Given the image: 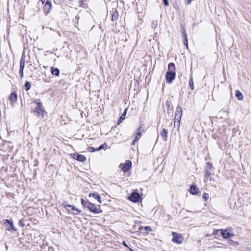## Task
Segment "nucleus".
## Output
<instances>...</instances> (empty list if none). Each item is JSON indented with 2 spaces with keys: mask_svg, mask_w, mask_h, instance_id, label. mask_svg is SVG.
<instances>
[{
  "mask_svg": "<svg viewBox=\"0 0 251 251\" xmlns=\"http://www.w3.org/2000/svg\"><path fill=\"white\" fill-rule=\"evenodd\" d=\"M236 242L233 241V240H229L228 241V244H230V245H232L233 244H236Z\"/></svg>",
  "mask_w": 251,
  "mask_h": 251,
  "instance_id": "nucleus-37",
  "label": "nucleus"
},
{
  "mask_svg": "<svg viewBox=\"0 0 251 251\" xmlns=\"http://www.w3.org/2000/svg\"><path fill=\"white\" fill-rule=\"evenodd\" d=\"M183 39H184V41H183L184 44L188 48V38H187V34H185L184 36H183Z\"/></svg>",
  "mask_w": 251,
  "mask_h": 251,
  "instance_id": "nucleus-24",
  "label": "nucleus"
},
{
  "mask_svg": "<svg viewBox=\"0 0 251 251\" xmlns=\"http://www.w3.org/2000/svg\"><path fill=\"white\" fill-rule=\"evenodd\" d=\"M45 10H46V9H48V12L50 10V9H51V7H52V3H51V0H47L46 3H45Z\"/></svg>",
  "mask_w": 251,
  "mask_h": 251,
  "instance_id": "nucleus-14",
  "label": "nucleus"
},
{
  "mask_svg": "<svg viewBox=\"0 0 251 251\" xmlns=\"http://www.w3.org/2000/svg\"><path fill=\"white\" fill-rule=\"evenodd\" d=\"M140 196L137 192H133L129 197V199L133 202H137L139 201Z\"/></svg>",
  "mask_w": 251,
  "mask_h": 251,
  "instance_id": "nucleus-9",
  "label": "nucleus"
},
{
  "mask_svg": "<svg viewBox=\"0 0 251 251\" xmlns=\"http://www.w3.org/2000/svg\"><path fill=\"white\" fill-rule=\"evenodd\" d=\"M181 32H182V34L183 35V36H184L185 34H186V32H185V29H184V27H182Z\"/></svg>",
  "mask_w": 251,
  "mask_h": 251,
  "instance_id": "nucleus-35",
  "label": "nucleus"
},
{
  "mask_svg": "<svg viewBox=\"0 0 251 251\" xmlns=\"http://www.w3.org/2000/svg\"><path fill=\"white\" fill-rule=\"evenodd\" d=\"M181 115H177V114H175V117H176V118H178L179 119H180L181 118Z\"/></svg>",
  "mask_w": 251,
  "mask_h": 251,
  "instance_id": "nucleus-40",
  "label": "nucleus"
},
{
  "mask_svg": "<svg viewBox=\"0 0 251 251\" xmlns=\"http://www.w3.org/2000/svg\"><path fill=\"white\" fill-rule=\"evenodd\" d=\"M107 146V145L105 143L100 145L98 148H97V151H100V150L104 148V147H106Z\"/></svg>",
  "mask_w": 251,
  "mask_h": 251,
  "instance_id": "nucleus-28",
  "label": "nucleus"
},
{
  "mask_svg": "<svg viewBox=\"0 0 251 251\" xmlns=\"http://www.w3.org/2000/svg\"><path fill=\"white\" fill-rule=\"evenodd\" d=\"M51 73L53 75L58 76L60 74V70L57 68L51 67Z\"/></svg>",
  "mask_w": 251,
  "mask_h": 251,
  "instance_id": "nucleus-15",
  "label": "nucleus"
},
{
  "mask_svg": "<svg viewBox=\"0 0 251 251\" xmlns=\"http://www.w3.org/2000/svg\"><path fill=\"white\" fill-rule=\"evenodd\" d=\"M83 1H82V0H81V2H80V5L81 6H83Z\"/></svg>",
  "mask_w": 251,
  "mask_h": 251,
  "instance_id": "nucleus-42",
  "label": "nucleus"
},
{
  "mask_svg": "<svg viewBox=\"0 0 251 251\" xmlns=\"http://www.w3.org/2000/svg\"><path fill=\"white\" fill-rule=\"evenodd\" d=\"M122 244H123L125 247H128V245H127V243H126V241H123L122 242Z\"/></svg>",
  "mask_w": 251,
  "mask_h": 251,
  "instance_id": "nucleus-39",
  "label": "nucleus"
},
{
  "mask_svg": "<svg viewBox=\"0 0 251 251\" xmlns=\"http://www.w3.org/2000/svg\"><path fill=\"white\" fill-rule=\"evenodd\" d=\"M236 97L237 99L239 100H242L243 99V95L241 93V92L239 90L236 91V94H235Z\"/></svg>",
  "mask_w": 251,
  "mask_h": 251,
  "instance_id": "nucleus-18",
  "label": "nucleus"
},
{
  "mask_svg": "<svg viewBox=\"0 0 251 251\" xmlns=\"http://www.w3.org/2000/svg\"><path fill=\"white\" fill-rule=\"evenodd\" d=\"M192 0H187V4H190Z\"/></svg>",
  "mask_w": 251,
  "mask_h": 251,
  "instance_id": "nucleus-41",
  "label": "nucleus"
},
{
  "mask_svg": "<svg viewBox=\"0 0 251 251\" xmlns=\"http://www.w3.org/2000/svg\"><path fill=\"white\" fill-rule=\"evenodd\" d=\"M3 222L4 224L5 225L6 229L7 230H13L14 231L17 230L16 228L14 226V224L12 220L5 219L3 220Z\"/></svg>",
  "mask_w": 251,
  "mask_h": 251,
  "instance_id": "nucleus-5",
  "label": "nucleus"
},
{
  "mask_svg": "<svg viewBox=\"0 0 251 251\" xmlns=\"http://www.w3.org/2000/svg\"><path fill=\"white\" fill-rule=\"evenodd\" d=\"M141 136V133L138 132L137 133L136 136H135V138L133 141L132 144H135V142L138 141V140L140 138Z\"/></svg>",
  "mask_w": 251,
  "mask_h": 251,
  "instance_id": "nucleus-25",
  "label": "nucleus"
},
{
  "mask_svg": "<svg viewBox=\"0 0 251 251\" xmlns=\"http://www.w3.org/2000/svg\"><path fill=\"white\" fill-rule=\"evenodd\" d=\"M43 3L45 2V0H40Z\"/></svg>",
  "mask_w": 251,
  "mask_h": 251,
  "instance_id": "nucleus-43",
  "label": "nucleus"
},
{
  "mask_svg": "<svg viewBox=\"0 0 251 251\" xmlns=\"http://www.w3.org/2000/svg\"><path fill=\"white\" fill-rule=\"evenodd\" d=\"M160 135L165 141H167L168 137V132L166 130V129H163L160 133Z\"/></svg>",
  "mask_w": 251,
  "mask_h": 251,
  "instance_id": "nucleus-17",
  "label": "nucleus"
},
{
  "mask_svg": "<svg viewBox=\"0 0 251 251\" xmlns=\"http://www.w3.org/2000/svg\"><path fill=\"white\" fill-rule=\"evenodd\" d=\"M168 71L166 73L165 79L167 83H171L175 79L176 73L175 72V66L174 63H170L168 65Z\"/></svg>",
  "mask_w": 251,
  "mask_h": 251,
  "instance_id": "nucleus-2",
  "label": "nucleus"
},
{
  "mask_svg": "<svg viewBox=\"0 0 251 251\" xmlns=\"http://www.w3.org/2000/svg\"><path fill=\"white\" fill-rule=\"evenodd\" d=\"M34 103L36 104V106L34 109L32 110V113L36 116L43 117L45 110L40 100L39 99H36L34 101Z\"/></svg>",
  "mask_w": 251,
  "mask_h": 251,
  "instance_id": "nucleus-3",
  "label": "nucleus"
},
{
  "mask_svg": "<svg viewBox=\"0 0 251 251\" xmlns=\"http://www.w3.org/2000/svg\"><path fill=\"white\" fill-rule=\"evenodd\" d=\"M163 1V3H164V4L165 5V6H168V4H169V3H168V0H162Z\"/></svg>",
  "mask_w": 251,
  "mask_h": 251,
  "instance_id": "nucleus-36",
  "label": "nucleus"
},
{
  "mask_svg": "<svg viewBox=\"0 0 251 251\" xmlns=\"http://www.w3.org/2000/svg\"><path fill=\"white\" fill-rule=\"evenodd\" d=\"M202 197L205 201H206L209 199V195L206 193H203Z\"/></svg>",
  "mask_w": 251,
  "mask_h": 251,
  "instance_id": "nucleus-31",
  "label": "nucleus"
},
{
  "mask_svg": "<svg viewBox=\"0 0 251 251\" xmlns=\"http://www.w3.org/2000/svg\"><path fill=\"white\" fill-rule=\"evenodd\" d=\"M121 169L124 172H127L132 166V163L130 160H126L124 164H121Z\"/></svg>",
  "mask_w": 251,
  "mask_h": 251,
  "instance_id": "nucleus-8",
  "label": "nucleus"
},
{
  "mask_svg": "<svg viewBox=\"0 0 251 251\" xmlns=\"http://www.w3.org/2000/svg\"><path fill=\"white\" fill-rule=\"evenodd\" d=\"M81 204L84 207L87 208L91 212L95 214H99L102 212L100 205H96L91 203L88 200H84L83 198L81 199Z\"/></svg>",
  "mask_w": 251,
  "mask_h": 251,
  "instance_id": "nucleus-1",
  "label": "nucleus"
},
{
  "mask_svg": "<svg viewBox=\"0 0 251 251\" xmlns=\"http://www.w3.org/2000/svg\"><path fill=\"white\" fill-rule=\"evenodd\" d=\"M212 164L209 162H207L204 168V182H207L208 180L212 181L210 176L212 175Z\"/></svg>",
  "mask_w": 251,
  "mask_h": 251,
  "instance_id": "nucleus-4",
  "label": "nucleus"
},
{
  "mask_svg": "<svg viewBox=\"0 0 251 251\" xmlns=\"http://www.w3.org/2000/svg\"><path fill=\"white\" fill-rule=\"evenodd\" d=\"M175 114L182 115V108L180 106H178L176 109Z\"/></svg>",
  "mask_w": 251,
  "mask_h": 251,
  "instance_id": "nucleus-23",
  "label": "nucleus"
},
{
  "mask_svg": "<svg viewBox=\"0 0 251 251\" xmlns=\"http://www.w3.org/2000/svg\"><path fill=\"white\" fill-rule=\"evenodd\" d=\"M172 235L173 236L172 239L173 242L178 244H181L183 242V238L180 234L175 232H173Z\"/></svg>",
  "mask_w": 251,
  "mask_h": 251,
  "instance_id": "nucleus-7",
  "label": "nucleus"
},
{
  "mask_svg": "<svg viewBox=\"0 0 251 251\" xmlns=\"http://www.w3.org/2000/svg\"><path fill=\"white\" fill-rule=\"evenodd\" d=\"M88 151L90 152H94L95 151H97V149L94 148V147H89L88 148Z\"/></svg>",
  "mask_w": 251,
  "mask_h": 251,
  "instance_id": "nucleus-32",
  "label": "nucleus"
},
{
  "mask_svg": "<svg viewBox=\"0 0 251 251\" xmlns=\"http://www.w3.org/2000/svg\"><path fill=\"white\" fill-rule=\"evenodd\" d=\"M158 26V21L157 20H154L152 21V24H151V27L152 28L155 29Z\"/></svg>",
  "mask_w": 251,
  "mask_h": 251,
  "instance_id": "nucleus-26",
  "label": "nucleus"
},
{
  "mask_svg": "<svg viewBox=\"0 0 251 251\" xmlns=\"http://www.w3.org/2000/svg\"><path fill=\"white\" fill-rule=\"evenodd\" d=\"M174 120H175V121H174V124H175L176 123V121L178 123V124L179 125L180 124V120L181 119H179L178 118H176V117H175L174 118Z\"/></svg>",
  "mask_w": 251,
  "mask_h": 251,
  "instance_id": "nucleus-33",
  "label": "nucleus"
},
{
  "mask_svg": "<svg viewBox=\"0 0 251 251\" xmlns=\"http://www.w3.org/2000/svg\"><path fill=\"white\" fill-rule=\"evenodd\" d=\"M127 109H126L123 113L122 114V115L121 116L120 119H119V122H118V124H119V123L123 120H124L126 118V113H127Z\"/></svg>",
  "mask_w": 251,
  "mask_h": 251,
  "instance_id": "nucleus-20",
  "label": "nucleus"
},
{
  "mask_svg": "<svg viewBox=\"0 0 251 251\" xmlns=\"http://www.w3.org/2000/svg\"><path fill=\"white\" fill-rule=\"evenodd\" d=\"M24 68L20 67L19 69L20 77L21 79L23 77Z\"/></svg>",
  "mask_w": 251,
  "mask_h": 251,
  "instance_id": "nucleus-29",
  "label": "nucleus"
},
{
  "mask_svg": "<svg viewBox=\"0 0 251 251\" xmlns=\"http://www.w3.org/2000/svg\"><path fill=\"white\" fill-rule=\"evenodd\" d=\"M31 86V83L27 81L25 83L24 87L26 91H28L30 89Z\"/></svg>",
  "mask_w": 251,
  "mask_h": 251,
  "instance_id": "nucleus-22",
  "label": "nucleus"
},
{
  "mask_svg": "<svg viewBox=\"0 0 251 251\" xmlns=\"http://www.w3.org/2000/svg\"><path fill=\"white\" fill-rule=\"evenodd\" d=\"M19 224L20 226H21L22 227L24 226H25L24 224L23 223V222L22 220H20L19 221Z\"/></svg>",
  "mask_w": 251,
  "mask_h": 251,
  "instance_id": "nucleus-38",
  "label": "nucleus"
},
{
  "mask_svg": "<svg viewBox=\"0 0 251 251\" xmlns=\"http://www.w3.org/2000/svg\"><path fill=\"white\" fill-rule=\"evenodd\" d=\"M62 205L65 207V208L68 211L70 210V208H71L72 213L74 215H78L81 213L80 210H79L76 208H75L74 206L67 204L66 202L63 203Z\"/></svg>",
  "mask_w": 251,
  "mask_h": 251,
  "instance_id": "nucleus-6",
  "label": "nucleus"
},
{
  "mask_svg": "<svg viewBox=\"0 0 251 251\" xmlns=\"http://www.w3.org/2000/svg\"><path fill=\"white\" fill-rule=\"evenodd\" d=\"M190 193L193 195H196L199 192L198 188L194 185H191L189 190Z\"/></svg>",
  "mask_w": 251,
  "mask_h": 251,
  "instance_id": "nucleus-13",
  "label": "nucleus"
},
{
  "mask_svg": "<svg viewBox=\"0 0 251 251\" xmlns=\"http://www.w3.org/2000/svg\"><path fill=\"white\" fill-rule=\"evenodd\" d=\"M25 60V56L23 54L20 61V67L24 68Z\"/></svg>",
  "mask_w": 251,
  "mask_h": 251,
  "instance_id": "nucleus-19",
  "label": "nucleus"
},
{
  "mask_svg": "<svg viewBox=\"0 0 251 251\" xmlns=\"http://www.w3.org/2000/svg\"><path fill=\"white\" fill-rule=\"evenodd\" d=\"M221 235L224 238L228 239L233 236V234L229 232H227V230H221Z\"/></svg>",
  "mask_w": 251,
  "mask_h": 251,
  "instance_id": "nucleus-11",
  "label": "nucleus"
},
{
  "mask_svg": "<svg viewBox=\"0 0 251 251\" xmlns=\"http://www.w3.org/2000/svg\"><path fill=\"white\" fill-rule=\"evenodd\" d=\"M144 229L147 231H151L152 230L151 229V228L149 226H145L144 227Z\"/></svg>",
  "mask_w": 251,
  "mask_h": 251,
  "instance_id": "nucleus-34",
  "label": "nucleus"
},
{
  "mask_svg": "<svg viewBox=\"0 0 251 251\" xmlns=\"http://www.w3.org/2000/svg\"><path fill=\"white\" fill-rule=\"evenodd\" d=\"M89 196H92L95 199H97L99 203L101 204L102 203L100 197L97 193H90Z\"/></svg>",
  "mask_w": 251,
  "mask_h": 251,
  "instance_id": "nucleus-16",
  "label": "nucleus"
},
{
  "mask_svg": "<svg viewBox=\"0 0 251 251\" xmlns=\"http://www.w3.org/2000/svg\"><path fill=\"white\" fill-rule=\"evenodd\" d=\"M138 132L142 133L144 130V126L143 125H140V127H139L138 129Z\"/></svg>",
  "mask_w": 251,
  "mask_h": 251,
  "instance_id": "nucleus-30",
  "label": "nucleus"
},
{
  "mask_svg": "<svg viewBox=\"0 0 251 251\" xmlns=\"http://www.w3.org/2000/svg\"><path fill=\"white\" fill-rule=\"evenodd\" d=\"M73 0H69V1H72Z\"/></svg>",
  "mask_w": 251,
  "mask_h": 251,
  "instance_id": "nucleus-45",
  "label": "nucleus"
},
{
  "mask_svg": "<svg viewBox=\"0 0 251 251\" xmlns=\"http://www.w3.org/2000/svg\"><path fill=\"white\" fill-rule=\"evenodd\" d=\"M189 84L190 86V87L191 88V89L193 90L194 89V84L193 81V78L192 77H191L189 81Z\"/></svg>",
  "mask_w": 251,
  "mask_h": 251,
  "instance_id": "nucleus-27",
  "label": "nucleus"
},
{
  "mask_svg": "<svg viewBox=\"0 0 251 251\" xmlns=\"http://www.w3.org/2000/svg\"><path fill=\"white\" fill-rule=\"evenodd\" d=\"M9 99L12 103L15 102L17 100V95L15 92H12L9 97Z\"/></svg>",
  "mask_w": 251,
  "mask_h": 251,
  "instance_id": "nucleus-12",
  "label": "nucleus"
},
{
  "mask_svg": "<svg viewBox=\"0 0 251 251\" xmlns=\"http://www.w3.org/2000/svg\"><path fill=\"white\" fill-rule=\"evenodd\" d=\"M143 229V227H140L139 228V230H142Z\"/></svg>",
  "mask_w": 251,
  "mask_h": 251,
  "instance_id": "nucleus-44",
  "label": "nucleus"
},
{
  "mask_svg": "<svg viewBox=\"0 0 251 251\" xmlns=\"http://www.w3.org/2000/svg\"><path fill=\"white\" fill-rule=\"evenodd\" d=\"M118 16L119 15L118 11L116 10H115L112 14V20L113 21H116V20H117Z\"/></svg>",
  "mask_w": 251,
  "mask_h": 251,
  "instance_id": "nucleus-21",
  "label": "nucleus"
},
{
  "mask_svg": "<svg viewBox=\"0 0 251 251\" xmlns=\"http://www.w3.org/2000/svg\"><path fill=\"white\" fill-rule=\"evenodd\" d=\"M72 156L74 159L80 162H84L86 160V157L85 156L77 153L72 154Z\"/></svg>",
  "mask_w": 251,
  "mask_h": 251,
  "instance_id": "nucleus-10",
  "label": "nucleus"
}]
</instances>
